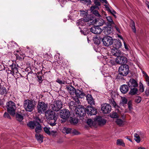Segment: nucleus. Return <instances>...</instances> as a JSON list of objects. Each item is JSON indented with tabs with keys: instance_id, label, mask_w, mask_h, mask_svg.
<instances>
[{
	"instance_id": "f257e3e1",
	"label": "nucleus",
	"mask_w": 149,
	"mask_h": 149,
	"mask_svg": "<svg viewBox=\"0 0 149 149\" xmlns=\"http://www.w3.org/2000/svg\"><path fill=\"white\" fill-rule=\"evenodd\" d=\"M75 112L76 115L80 117L84 116L86 113L88 116L96 115L97 114V109L92 105H88L85 108L82 105H79L75 109Z\"/></svg>"
},
{
	"instance_id": "f03ea898",
	"label": "nucleus",
	"mask_w": 149,
	"mask_h": 149,
	"mask_svg": "<svg viewBox=\"0 0 149 149\" xmlns=\"http://www.w3.org/2000/svg\"><path fill=\"white\" fill-rule=\"evenodd\" d=\"M118 72L119 73L116 79L123 80L124 78L122 77L127 76L130 72L129 65L126 64L121 65L118 68Z\"/></svg>"
},
{
	"instance_id": "7ed1b4c3",
	"label": "nucleus",
	"mask_w": 149,
	"mask_h": 149,
	"mask_svg": "<svg viewBox=\"0 0 149 149\" xmlns=\"http://www.w3.org/2000/svg\"><path fill=\"white\" fill-rule=\"evenodd\" d=\"M36 102L32 99H27L24 100V107L26 111L31 112L34 109Z\"/></svg>"
},
{
	"instance_id": "20e7f679",
	"label": "nucleus",
	"mask_w": 149,
	"mask_h": 149,
	"mask_svg": "<svg viewBox=\"0 0 149 149\" xmlns=\"http://www.w3.org/2000/svg\"><path fill=\"white\" fill-rule=\"evenodd\" d=\"M34 120L33 121H29L27 124L28 126L31 129H33L35 127L36 128V130L37 129H40L42 128L41 126L40 123H42L41 120L39 116H36L33 118Z\"/></svg>"
},
{
	"instance_id": "39448f33",
	"label": "nucleus",
	"mask_w": 149,
	"mask_h": 149,
	"mask_svg": "<svg viewBox=\"0 0 149 149\" xmlns=\"http://www.w3.org/2000/svg\"><path fill=\"white\" fill-rule=\"evenodd\" d=\"M46 114L47 120L49 121V124L52 126L55 125L57 119L56 113L52 111H48L46 112Z\"/></svg>"
},
{
	"instance_id": "423d86ee",
	"label": "nucleus",
	"mask_w": 149,
	"mask_h": 149,
	"mask_svg": "<svg viewBox=\"0 0 149 149\" xmlns=\"http://www.w3.org/2000/svg\"><path fill=\"white\" fill-rule=\"evenodd\" d=\"M114 51L112 55L116 56V61L117 63L121 64H126L127 62V59L126 57L125 56L121 55L122 53L121 51H118V52Z\"/></svg>"
},
{
	"instance_id": "0eeeda50",
	"label": "nucleus",
	"mask_w": 149,
	"mask_h": 149,
	"mask_svg": "<svg viewBox=\"0 0 149 149\" xmlns=\"http://www.w3.org/2000/svg\"><path fill=\"white\" fill-rule=\"evenodd\" d=\"M72 114L70 111L66 109H63L60 111L59 116L61 118L63 119L61 121L62 123L65 122L70 118Z\"/></svg>"
},
{
	"instance_id": "6e6552de",
	"label": "nucleus",
	"mask_w": 149,
	"mask_h": 149,
	"mask_svg": "<svg viewBox=\"0 0 149 149\" xmlns=\"http://www.w3.org/2000/svg\"><path fill=\"white\" fill-rule=\"evenodd\" d=\"M6 105V107L8 113L11 115H14L16 109L15 103L12 101H10L7 102Z\"/></svg>"
},
{
	"instance_id": "1a4fd4ad",
	"label": "nucleus",
	"mask_w": 149,
	"mask_h": 149,
	"mask_svg": "<svg viewBox=\"0 0 149 149\" xmlns=\"http://www.w3.org/2000/svg\"><path fill=\"white\" fill-rule=\"evenodd\" d=\"M112 45L113 48L111 49V52L112 54L114 51H115V52H118V51H120L119 49L121 47L122 43L121 41L119 39H113Z\"/></svg>"
},
{
	"instance_id": "9d476101",
	"label": "nucleus",
	"mask_w": 149,
	"mask_h": 149,
	"mask_svg": "<svg viewBox=\"0 0 149 149\" xmlns=\"http://www.w3.org/2000/svg\"><path fill=\"white\" fill-rule=\"evenodd\" d=\"M110 21L106 25V26H104L103 29V31L105 34L109 35L111 34L113 31L112 25L114 24V23L113 20V19H109Z\"/></svg>"
},
{
	"instance_id": "9b49d317",
	"label": "nucleus",
	"mask_w": 149,
	"mask_h": 149,
	"mask_svg": "<svg viewBox=\"0 0 149 149\" xmlns=\"http://www.w3.org/2000/svg\"><path fill=\"white\" fill-rule=\"evenodd\" d=\"M48 108V104L42 101L38 102L37 107V109L38 113H42L45 111Z\"/></svg>"
},
{
	"instance_id": "f8f14e48",
	"label": "nucleus",
	"mask_w": 149,
	"mask_h": 149,
	"mask_svg": "<svg viewBox=\"0 0 149 149\" xmlns=\"http://www.w3.org/2000/svg\"><path fill=\"white\" fill-rule=\"evenodd\" d=\"M54 104L51 105L52 110L54 111H58L62 108L63 104L61 100H55Z\"/></svg>"
},
{
	"instance_id": "ddd939ff",
	"label": "nucleus",
	"mask_w": 149,
	"mask_h": 149,
	"mask_svg": "<svg viewBox=\"0 0 149 149\" xmlns=\"http://www.w3.org/2000/svg\"><path fill=\"white\" fill-rule=\"evenodd\" d=\"M113 39L109 36H106L103 37L102 39L104 45L106 47L111 46L113 44Z\"/></svg>"
},
{
	"instance_id": "4468645a",
	"label": "nucleus",
	"mask_w": 149,
	"mask_h": 149,
	"mask_svg": "<svg viewBox=\"0 0 149 149\" xmlns=\"http://www.w3.org/2000/svg\"><path fill=\"white\" fill-rule=\"evenodd\" d=\"M101 111L104 114H108L110 113L111 110V105L108 103H104L101 104Z\"/></svg>"
},
{
	"instance_id": "2eb2a0df",
	"label": "nucleus",
	"mask_w": 149,
	"mask_h": 149,
	"mask_svg": "<svg viewBox=\"0 0 149 149\" xmlns=\"http://www.w3.org/2000/svg\"><path fill=\"white\" fill-rule=\"evenodd\" d=\"M102 3H105L107 4L104 5V6L106 9V10L109 12L111 13L114 16L115 18H116L117 17L116 15H115L116 13L115 11H114L112 8L111 7H110L109 6V4H108L107 1L106 0H100Z\"/></svg>"
},
{
	"instance_id": "dca6fc26",
	"label": "nucleus",
	"mask_w": 149,
	"mask_h": 149,
	"mask_svg": "<svg viewBox=\"0 0 149 149\" xmlns=\"http://www.w3.org/2000/svg\"><path fill=\"white\" fill-rule=\"evenodd\" d=\"M94 122H95L96 124L97 123L99 125H103L106 123L107 120L102 118L101 116H96V117L94 118Z\"/></svg>"
},
{
	"instance_id": "f3484780",
	"label": "nucleus",
	"mask_w": 149,
	"mask_h": 149,
	"mask_svg": "<svg viewBox=\"0 0 149 149\" xmlns=\"http://www.w3.org/2000/svg\"><path fill=\"white\" fill-rule=\"evenodd\" d=\"M78 116L80 118L81 117L78 115L77 116H75L74 113L72 114L69 118V122L72 125H75L77 124L78 123L79 119L78 118Z\"/></svg>"
},
{
	"instance_id": "a211bd4d",
	"label": "nucleus",
	"mask_w": 149,
	"mask_h": 149,
	"mask_svg": "<svg viewBox=\"0 0 149 149\" xmlns=\"http://www.w3.org/2000/svg\"><path fill=\"white\" fill-rule=\"evenodd\" d=\"M9 67L10 69H11V70H10V73L13 75L15 73L17 74L19 72L18 70L19 66L17 64H16L15 62L14 63L13 62L12 64L10 65Z\"/></svg>"
},
{
	"instance_id": "6ab92c4d",
	"label": "nucleus",
	"mask_w": 149,
	"mask_h": 149,
	"mask_svg": "<svg viewBox=\"0 0 149 149\" xmlns=\"http://www.w3.org/2000/svg\"><path fill=\"white\" fill-rule=\"evenodd\" d=\"M42 130V128L40 129H37L36 130V129H35V132H36L35 134V137L37 141L40 143H42L43 141V136L42 135L40 134Z\"/></svg>"
},
{
	"instance_id": "aec40b11",
	"label": "nucleus",
	"mask_w": 149,
	"mask_h": 149,
	"mask_svg": "<svg viewBox=\"0 0 149 149\" xmlns=\"http://www.w3.org/2000/svg\"><path fill=\"white\" fill-rule=\"evenodd\" d=\"M96 25L97 26H101L104 24L106 25L110 21L109 19H105L106 20H104V19H94Z\"/></svg>"
},
{
	"instance_id": "412c9836",
	"label": "nucleus",
	"mask_w": 149,
	"mask_h": 149,
	"mask_svg": "<svg viewBox=\"0 0 149 149\" xmlns=\"http://www.w3.org/2000/svg\"><path fill=\"white\" fill-rule=\"evenodd\" d=\"M90 31L93 33L99 34H100L102 31V30L99 26H94L90 29Z\"/></svg>"
},
{
	"instance_id": "4be33fe9",
	"label": "nucleus",
	"mask_w": 149,
	"mask_h": 149,
	"mask_svg": "<svg viewBox=\"0 0 149 149\" xmlns=\"http://www.w3.org/2000/svg\"><path fill=\"white\" fill-rule=\"evenodd\" d=\"M13 116H15L16 120L20 122H21L24 119V116L22 113L18 111L16 113L15 112V114L13 115H11Z\"/></svg>"
},
{
	"instance_id": "5701e85b",
	"label": "nucleus",
	"mask_w": 149,
	"mask_h": 149,
	"mask_svg": "<svg viewBox=\"0 0 149 149\" xmlns=\"http://www.w3.org/2000/svg\"><path fill=\"white\" fill-rule=\"evenodd\" d=\"M74 92H75L74 94L77 98H82L86 96V94L81 89V90L78 89H76Z\"/></svg>"
},
{
	"instance_id": "b1692460",
	"label": "nucleus",
	"mask_w": 149,
	"mask_h": 149,
	"mask_svg": "<svg viewBox=\"0 0 149 149\" xmlns=\"http://www.w3.org/2000/svg\"><path fill=\"white\" fill-rule=\"evenodd\" d=\"M127 85L130 88L137 87L138 86L137 81L133 78L130 79L129 82H128Z\"/></svg>"
},
{
	"instance_id": "393cba45",
	"label": "nucleus",
	"mask_w": 149,
	"mask_h": 149,
	"mask_svg": "<svg viewBox=\"0 0 149 149\" xmlns=\"http://www.w3.org/2000/svg\"><path fill=\"white\" fill-rule=\"evenodd\" d=\"M86 100L88 104L91 105L95 104V101L92 95L91 94H88L86 96Z\"/></svg>"
},
{
	"instance_id": "a878e982",
	"label": "nucleus",
	"mask_w": 149,
	"mask_h": 149,
	"mask_svg": "<svg viewBox=\"0 0 149 149\" xmlns=\"http://www.w3.org/2000/svg\"><path fill=\"white\" fill-rule=\"evenodd\" d=\"M129 87L128 85L124 84L120 86V90L122 93L125 94L128 91Z\"/></svg>"
},
{
	"instance_id": "bb28decb",
	"label": "nucleus",
	"mask_w": 149,
	"mask_h": 149,
	"mask_svg": "<svg viewBox=\"0 0 149 149\" xmlns=\"http://www.w3.org/2000/svg\"><path fill=\"white\" fill-rule=\"evenodd\" d=\"M136 87H131L130 88V91L128 93L131 95H133L137 94L139 95V94H137L138 92V90Z\"/></svg>"
},
{
	"instance_id": "cd10ccee",
	"label": "nucleus",
	"mask_w": 149,
	"mask_h": 149,
	"mask_svg": "<svg viewBox=\"0 0 149 149\" xmlns=\"http://www.w3.org/2000/svg\"><path fill=\"white\" fill-rule=\"evenodd\" d=\"M35 74H36V75H37V80L39 82V83H41L43 80V78H44L42 73V72H39Z\"/></svg>"
},
{
	"instance_id": "c85d7f7f",
	"label": "nucleus",
	"mask_w": 149,
	"mask_h": 149,
	"mask_svg": "<svg viewBox=\"0 0 149 149\" xmlns=\"http://www.w3.org/2000/svg\"><path fill=\"white\" fill-rule=\"evenodd\" d=\"M102 38H101L100 36H97L95 38L94 37L93 40L94 43L98 46L100 44L101 42H102Z\"/></svg>"
},
{
	"instance_id": "c756f323",
	"label": "nucleus",
	"mask_w": 149,
	"mask_h": 149,
	"mask_svg": "<svg viewBox=\"0 0 149 149\" xmlns=\"http://www.w3.org/2000/svg\"><path fill=\"white\" fill-rule=\"evenodd\" d=\"M66 88L68 92L71 95H74L76 89L72 86L68 85L66 87Z\"/></svg>"
},
{
	"instance_id": "7c9ffc66",
	"label": "nucleus",
	"mask_w": 149,
	"mask_h": 149,
	"mask_svg": "<svg viewBox=\"0 0 149 149\" xmlns=\"http://www.w3.org/2000/svg\"><path fill=\"white\" fill-rule=\"evenodd\" d=\"M93 19H79L77 21V24L78 25H81L82 26H84L86 25V23L88 21V20H93Z\"/></svg>"
},
{
	"instance_id": "2f4dec72",
	"label": "nucleus",
	"mask_w": 149,
	"mask_h": 149,
	"mask_svg": "<svg viewBox=\"0 0 149 149\" xmlns=\"http://www.w3.org/2000/svg\"><path fill=\"white\" fill-rule=\"evenodd\" d=\"M86 123L90 126H95L96 125V123L94 122V118L93 119V121L91 119H88L86 121Z\"/></svg>"
},
{
	"instance_id": "473e14b6",
	"label": "nucleus",
	"mask_w": 149,
	"mask_h": 149,
	"mask_svg": "<svg viewBox=\"0 0 149 149\" xmlns=\"http://www.w3.org/2000/svg\"><path fill=\"white\" fill-rule=\"evenodd\" d=\"M109 102L110 104L112 105L115 108H118L120 107L117 104L113 98L109 100Z\"/></svg>"
},
{
	"instance_id": "72a5a7b5",
	"label": "nucleus",
	"mask_w": 149,
	"mask_h": 149,
	"mask_svg": "<svg viewBox=\"0 0 149 149\" xmlns=\"http://www.w3.org/2000/svg\"><path fill=\"white\" fill-rule=\"evenodd\" d=\"M130 26L131 27L134 32L135 33H136V31L135 27V24L134 21L132 20V19H131V21L130 22Z\"/></svg>"
},
{
	"instance_id": "f704fd0d",
	"label": "nucleus",
	"mask_w": 149,
	"mask_h": 149,
	"mask_svg": "<svg viewBox=\"0 0 149 149\" xmlns=\"http://www.w3.org/2000/svg\"><path fill=\"white\" fill-rule=\"evenodd\" d=\"M10 45H11L10 47V48L13 50H15L16 49L19 48L18 45L15 42H11Z\"/></svg>"
},
{
	"instance_id": "c9c22d12",
	"label": "nucleus",
	"mask_w": 149,
	"mask_h": 149,
	"mask_svg": "<svg viewBox=\"0 0 149 149\" xmlns=\"http://www.w3.org/2000/svg\"><path fill=\"white\" fill-rule=\"evenodd\" d=\"M63 133H66L67 134H72V129L70 128L65 127L63 129Z\"/></svg>"
},
{
	"instance_id": "e433bc0d",
	"label": "nucleus",
	"mask_w": 149,
	"mask_h": 149,
	"mask_svg": "<svg viewBox=\"0 0 149 149\" xmlns=\"http://www.w3.org/2000/svg\"><path fill=\"white\" fill-rule=\"evenodd\" d=\"M80 12L81 16L84 17L85 18L87 17V16L88 15L87 10L85 11L80 10Z\"/></svg>"
},
{
	"instance_id": "4c0bfd02",
	"label": "nucleus",
	"mask_w": 149,
	"mask_h": 149,
	"mask_svg": "<svg viewBox=\"0 0 149 149\" xmlns=\"http://www.w3.org/2000/svg\"><path fill=\"white\" fill-rule=\"evenodd\" d=\"M116 144L118 146H125V143L121 139H118L117 140Z\"/></svg>"
},
{
	"instance_id": "58836bf2",
	"label": "nucleus",
	"mask_w": 149,
	"mask_h": 149,
	"mask_svg": "<svg viewBox=\"0 0 149 149\" xmlns=\"http://www.w3.org/2000/svg\"><path fill=\"white\" fill-rule=\"evenodd\" d=\"M109 115L111 118H117L118 117V116L117 113L116 112H115L114 111L111 113Z\"/></svg>"
},
{
	"instance_id": "ea45409f",
	"label": "nucleus",
	"mask_w": 149,
	"mask_h": 149,
	"mask_svg": "<svg viewBox=\"0 0 149 149\" xmlns=\"http://www.w3.org/2000/svg\"><path fill=\"white\" fill-rule=\"evenodd\" d=\"M143 73L145 76L146 81L148 85L149 86V77L145 71H143Z\"/></svg>"
},
{
	"instance_id": "a19ab883",
	"label": "nucleus",
	"mask_w": 149,
	"mask_h": 149,
	"mask_svg": "<svg viewBox=\"0 0 149 149\" xmlns=\"http://www.w3.org/2000/svg\"><path fill=\"white\" fill-rule=\"evenodd\" d=\"M129 111H131L133 109L132 101L131 100H129L127 103Z\"/></svg>"
},
{
	"instance_id": "79ce46f5",
	"label": "nucleus",
	"mask_w": 149,
	"mask_h": 149,
	"mask_svg": "<svg viewBox=\"0 0 149 149\" xmlns=\"http://www.w3.org/2000/svg\"><path fill=\"white\" fill-rule=\"evenodd\" d=\"M134 137L136 138L134 139L135 140L137 143H139L140 141V138L139 135L137 133H135L134 134Z\"/></svg>"
},
{
	"instance_id": "37998d69",
	"label": "nucleus",
	"mask_w": 149,
	"mask_h": 149,
	"mask_svg": "<svg viewBox=\"0 0 149 149\" xmlns=\"http://www.w3.org/2000/svg\"><path fill=\"white\" fill-rule=\"evenodd\" d=\"M80 1L81 3L87 5L91 4V3L90 0H80Z\"/></svg>"
},
{
	"instance_id": "c03bdc74",
	"label": "nucleus",
	"mask_w": 149,
	"mask_h": 149,
	"mask_svg": "<svg viewBox=\"0 0 149 149\" xmlns=\"http://www.w3.org/2000/svg\"><path fill=\"white\" fill-rule=\"evenodd\" d=\"M56 81L59 83L60 84H67V82L63 80H61L60 79L58 78L57 80H56Z\"/></svg>"
},
{
	"instance_id": "a18cd8bd",
	"label": "nucleus",
	"mask_w": 149,
	"mask_h": 149,
	"mask_svg": "<svg viewBox=\"0 0 149 149\" xmlns=\"http://www.w3.org/2000/svg\"><path fill=\"white\" fill-rule=\"evenodd\" d=\"M70 105L72 106L73 107H76L77 108L78 106L77 102L74 101H71L70 103Z\"/></svg>"
},
{
	"instance_id": "49530a36",
	"label": "nucleus",
	"mask_w": 149,
	"mask_h": 149,
	"mask_svg": "<svg viewBox=\"0 0 149 149\" xmlns=\"http://www.w3.org/2000/svg\"><path fill=\"white\" fill-rule=\"evenodd\" d=\"M116 123L117 125H119V126H120L123 123V121L122 119H120L117 118L116 121Z\"/></svg>"
},
{
	"instance_id": "de8ad7c7",
	"label": "nucleus",
	"mask_w": 149,
	"mask_h": 149,
	"mask_svg": "<svg viewBox=\"0 0 149 149\" xmlns=\"http://www.w3.org/2000/svg\"><path fill=\"white\" fill-rule=\"evenodd\" d=\"M92 12L93 13L96 17L99 18H100L101 17L100 15V14L98 11L97 10H94L92 11Z\"/></svg>"
},
{
	"instance_id": "09e8293b",
	"label": "nucleus",
	"mask_w": 149,
	"mask_h": 149,
	"mask_svg": "<svg viewBox=\"0 0 149 149\" xmlns=\"http://www.w3.org/2000/svg\"><path fill=\"white\" fill-rule=\"evenodd\" d=\"M88 20V21L87 22V25H94L95 24V20Z\"/></svg>"
},
{
	"instance_id": "8fccbe9b",
	"label": "nucleus",
	"mask_w": 149,
	"mask_h": 149,
	"mask_svg": "<svg viewBox=\"0 0 149 149\" xmlns=\"http://www.w3.org/2000/svg\"><path fill=\"white\" fill-rule=\"evenodd\" d=\"M139 91L141 92H143L144 91V87L142 84L141 82L139 83Z\"/></svg>"
},
{
	"instance_id": "3c124183",
	"label": "nucleus",
	"mask_w": 149,
	"mask_h": 149,
	"mask_svg": "<svg viewBox=\"0 0 149 149\" xmlns=\"http://www.w3.org/2000/svg\"><path fill=\"white\" fill-rule=\"evenodd\" d=\"M141 101V98L140 96H138L135 100V102L136 103H139Z\"/></svg>"
},
{
	"instance_id": "603ef678",
	"label": "nucleus",
	"mask_w": 149,
	"mask_h": 149,
	"mask_svg": "<svg viewBox=\"0 0 149 149\" xmlns=\"http://www.w3.org/2000/svg\"><path fill=\"white\" fill-rule=\"evenodd\" d=\"M99 8L98 6L96 5L93 6L91 7L90 8V10L91 12L94 10L95 9H99Z\"/></svg>"
},
{
	"instance_id": "864d4df0",
	"label": "nucleus",
	"mask_w": 149,
	"mask_h": 149,
	"mask_svg": "<svg viewBox=\"0 0 149 149\" xmlns=\"http://www.w3.org/2000/svg\"><path fill=\"white\" fill-rule=\"evenodd\" d=\"M44 130L45 132L47 134L50 135L51 134V132L49 130V129L47 127H44Z\"/></svg>"
},
{
	"instance_id": "5fc2aeb1",
	"label": "nucleus",
	"mask_w": 149,
	"mask_h": 149,
	"mask_svg": "<svg viewBox=\"0 0 149 149\" xmlns=\"http://www.w3.org/2000/svg\"><path fill=\"white\" fill-rule=\"evenodd\" d=\"M3 117L5 118H7L10 119H11L9 113L6 112H5L4 114Z\"/></svg>"
},
{
	"instance_id": "6e6d98bb",
	"label": "nucleus",
	"mask_w": 149,
	"mask_h": 149,
	"mask_svg": "<svg viewBox=\"0 0 149 149\" xmlns=\"http://www.w3.org/2000/svg\"><path fill=\"white\" fill-rule=\"evenodd\" d=\"M109 63L112 65H115L117 63L116 60L115 61L113 58H111L110 60Z\"/></svg>"
},
{
	"instance_id": "4d7b16f0",
	"label": "nucleus",
	"mask_w": 149,
	"mask_h": 149,
	"mask_svg": "<svg viewBox=\"0 0 149 149\" xmlns=\"http://www.w3.org/2000/svg\"><path fill=\"white\" fill-rule=\"evenodd\" d=\"M2 90L1 91V95L6 94L7 93V90L5 87L2 88Z\"/></svg>"
},
{
	"instance_id": "13d9d810",
	"label": "nucleus",
	"mask_w": 149,
	"mask_h": 149,
	"mask_svg": "<svg viewBox=\"0 0 149 149\" xmlns=\"http://www.w3.org/2000/svg\"><path fill=\"white\" fill-rule=\"evenodd\" d=\"M80 133L76 130L72 129V134L73 135H77L80 134Z\"/></svg>"
},
{
	"instance_id": "bf43d9fd",
	"label": "nucleus",
	"mask_w": 149,
	"mask_h": 149,
	"mask_svg": "<svg viewBox=\"0 0 149 149\" xmlns=\"http://www.w3.org/2000/svg\"><path fill=\"white\" fill-rule=\"evenodd\" d=\"M94 2L95 5L98 7L101 5L100 2L98 0H94Z\"/></svg>"
},
{
	"instance_id": "052dcab7",
	"label": "nucleus",
	"mask_w": 149,
	"mask_h": 149,
	"mask_svg": "<svg viewBox=\"0 0 149 149\" xmlns=\"http://www.w3.org/2000/svg\"><path fill=\"white\" fill-rule=\"evenodd\" d=\"M128 102L127 99L125 97H124L122 100V103L123 104H126Z\"/></svg>"
},
{
	"instance_id": "680f3d73",
	"label": "nucleus",
	"mask_w": 149,
	"mask_h": 149,
	"mask_svg": "<svg viewBox=\"0 0 149 149\" xmlns=\"http://www.w3.org/2000/svg\"><path fill=\"white\" fill-rule=\"evenodd\" d=\"M145 93V95L147 97H148L149 95V87L147 88H146Z\"/></svg>"
},
{
	"instance_id": "e2e57ef3",
	"label": "nucleus",
	"mask_w": 149,
	"mask_h": 149,
	"mask_svg": "<svg viewBox=\"0 0 149 149\" xmlns=\"http://www.w3.org/2000/svg\"><path fill=\"white\" fill-rule=\"evenodd\" d=\"M19 56H22L23 58V59H24V57H25L24 54L22 53L21 51H19Z\"/></svg>"
},
{
	"instance_id": "0e129e2a",
	"label": "nucleus",
	"mask_w": 149,
	"mask_h": 149,
	"mask_svg": "<svg viewBox=\"0 0 149 149\" xmlns=\"http://www.w3.org/2000/svg\"><path fill=\"white\" fill-rule=\"evenodd\" d=\"M16 57L17 59H18L20 61H22V59H23L22 57L19 56V54H17V56Z\"/></svg>"
},
{
	"instance_id": "69168bd1",
	"label": "nucleus",
	"mask_w": 149,
	"mask_h": 149,
	"mask_svg": "<svg viewBox=\"0 0 149 149\" xmlns=\"http://www.w3.org/2000/svg\"><path fill=\"white\" fill-rule=\"evenodd\" d=\"M51 134L53 136H56V133H57V132L56 131H52L50 132Z\"/></svg>"
},
{
	"instance_id": "338daca9",
	"label": "nucleus",
	"mask_w": 149,
	"mask_h": 149,
	"mask_svg": "<svg viewBox=\"0 0 149 149\" xmlns=\"http://www.w3.org/2000/svg\"><path fill=\"white\" fill-rule=\"evenodd\" d=\"M79 98H77L76 99H75V102H77V104L78 105V106L80 105L79 104V103H80V102L79 101V99H78Z\"/></svg>"
},
{
	"instance_id": "774afa93",
	"label": "nucleus",
	"mask_w": 149,
	"mask_h": 149,
	"mask_svg": "<svg viewBox=\"0 0 149 149\" xmlns=\"http://www.w3.org/2000/svg\"><path fill=\"white\" fill-rule=\"evenodd\" d=\"M145 3L147 8L149 9V2L147 1H146L145 2Z\"/></svg>"
}]
</instances>
